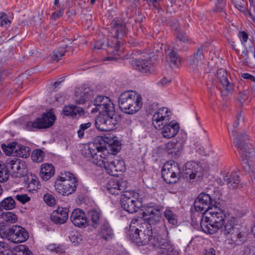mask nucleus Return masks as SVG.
<instances>
[{
    "mask_svg": "<svg viewBox=\"0 0 255 255\" xmlns=\"http://www.w3.org/2000/svg\"><path fill=\"white\" fill-rule=\"evenodd\" d=\"M103 141V139L101 137H96L94 141L89 145L88 148L82 150L83 155L92 160L94 163L98 164L99 160L97 152L100 153L101 147L100 146V144H101Z\"/></svg>",
    "mask_w": 255,
    "mask_h": 255,
    "instance_id": "14",
    "label": "nucleus"
},
{
    "mask_svg": "<svg viewBox=\"0 0 255 255\" xmlns=\"http://www.w3.org/2000/svg\"><path fill=\"white\" fill-rule=\"evenodd\" d=\"M30 152V149L29 147L19 144L15 155L20 157L27 158L29 156Z\"/></svg>",
    "mask_w": 255,
    "mask_h": 255,
    "instance_id": "44",
    "label": "nucleus"
},
{
    "mask_svg": "<svg viewBox=\"0 0 255 255\" xmlns=\"http://www.w3.org/2000/svg\"><path fill=\"white\" fill-rule=\"evenodd\" d=\"M13 255H33L32 252L25 245H20L15 250Z\"/></svg>",
    "mask_w": 255,
    "mask_h": 255,
    "instance_id": "48",
    "label": "nucleus"
},
{
    "mask_svg": "<svg viewBox=\"0 0 255 255\" xmlns=\"http://www.w3.org/2000/svg\"><path fill=\"white\" fill-rule=\"evenodd\" d=\"M171 119V112L166 107L159 109L153 115L152 125L156 129H161V133L164 138H170L174 137L178 132L179 124L170 122Z\"/></svg>",
    "mask_w": 255,
    "mask_h": 255,
    "instance_id": "2",
    "label": "nucleus"
},
{
    "mask_svg": "<svg viewBox=\"0 0 255 255\" xmlns=\"http://www.w3.org/2000/svg\"><path fill=\"white\" fill-rule=\"evenodd\" d=\"M228 74L227 71L224 68H220L217 71V77L221 83L223 87L228 92H232L234 90V85L228 79Z\"/></svg>",
    "mask_w": 255,
    "mask_h": 255,
    "instance_id": "25",
    "label": "nucleus"
},
{
    "mask_svg": "<svg viewBox=\"0 0 255 255\" xmlns=\"http://www.w3.org/2000/svg\"><path fill=\"white\" fill-rule=\"evenodd\" d=\"M183 145V141L173 139L172 141L166 144L165 150L168 154L179 156L181 153Z\"/></svg>",
    "mask_w": 255,
    "mask_h": 255,
    "instance_id": "30",
    "label": "nucleus"
},
{
    "mask_svg": "<svg viewBox=\"0 0 255 255\" xmlns=\"http://www.w3.org/2000/svg\"><path fill=\"white\" fill-rule=\"evenodd\" d=\"M9 170L6 164H0V182H5L7 181L9 177Z\"/></svg>",
    "mask_w": 255,
    "mask_h": 255,
    "instance_id": "45",
    "label": "nucleus"
},
{
    "mask_svg": "<svg viewBox=\"0 0 255 255\" xmlns=\"http://www.w3.org/2000/svg\"><path fill=\"white\" fill-rule=\"evenodd\" d=\"M238 36L243 44L248 41L249 35L247 32L245 31H240L239 32Z\"/></svg>",
    "mask_w": 255,
    "mask_h": 255,
    "instance_id": "58",
    "label": "nucleus"
},
{
    "mask_svg": "<svg viewBox=\"0 0 255 255\" xmlns=\"http://www.w3.org/2000/svg\"><path fill=\"white\" fill-rule=\"evenodd\" d=\"M49 247L52 251H54L56 253L62 254L65 252L64 248L61 246L56 247L55 245H50Z\"/></svg>",
    "mask_w": 255,
    "mask_h": 255,
    "instance_id": "60",
    "label": "nucleus"
},
{
    "mask_svg": "<svg viewBox=\"0 0 255 255\" xmlns=\"http://www.w3.org/2000/svg\"><path fill=\"white\" fill-rule=\"evenodd\" d=\"M242 77L245 79H248L253 82H255V76L248 73H244L242 74Z\"/></svg>",
    "mask_w": 255,
    "mask_h": 255,
    "instance_id": "62",
    "label": "nucleus"
},
{
    "mask_svg": "<svg viewBox=\"0 0 255 255\" xmlns=\"http://www.w3.org/2000/svg\"><path fill=\"white\" fill-rule=\"evenodd\" d=\"M101 137L103 141L100 146L101 147V150H104L105 152H111L116 154L121 149V143L117 140H114L111 137L106 136H98Z\"/></svg>",
    "mask_w": 255,
    "mask_h": 255,
    "instance_id": "16",
    "label": "nucleus"
},
{
    "mask_svg": "<svg viewBox=\"0 0 255 255\" xmlns=\"http://www.w3.org/2000/svg\"><path fill=\"white\" fill-rule=\"evenodd\" d=\"M166 24L171 26L172 29L176 31L179 30V23L177 19L173 18L166 20Z\"/></svg>",
    "mask_w": 255,
    "mask_h": 255,
    "instance_id": "53",
    "label": "nucleus"
},
{
    "mask_svg": "<svg viewBox=\"0 0 255 255\" xmlns=\"http://www.w3.org/2000/svg\"><path fill=\"white\" fill-rule=\"evenodd\" d=\"M69 208L58 207L50 215L51 220L55 224H63L68 218Z\"/></svg>",
    "mask_w": 255,
    "mask_h": 255,
    "instance_id": "18",
    "label": "nucleus"
},
{
    "mask_svg": "<svg viewBox=\"0 0 255 255\" xmlns=\"http://www.w3.org/2000/svg\"><path fill=\"white\" fill-rule=\"evenodd\" d=\"M118 102L121 111L129 115L139 111L142 105L141 96L132 91L122 93L119 98Z\"/></svg>",
    "mask_w": 255,
    "mask_h": 255,
    "instance_id": "4",
    "label": "nucleus"
},
{
    "mask_svg": "<svg viewBox=\"0 0 255 255\" xmlns=\"http://www.w3.org/2000/svg\"><path fill=\"white\" fill-rule=\"evenodd\" d=\"M43 199L45 203L50 206H53L56 204V200L54 197L49 193L45 194L43 196Z\"/></svg>",
    "mask_w": 255,
    "mask_h": 255,
    "instance_id": "52",
    "label": "nucleus"
},
{
    "mask_svg": "<svg viewBox=\"0 0 255 255\" xmlns=\"http://www.w3.org/2000/svg\"><path fill=\"white\" fill-rule=\"evenodd\" d=\"M166 53L167 61L171 67H179L181 65L180 58L178 53L174 51L172 48H169Z\"/></svg>",
    "mask_w": 255,
    "mask_h": 255,
    "instance_id": "37",
    "label": "nucleus"
},
{
    "mask_svg": "<svg viewBox=\"0 0 255 255\" xmlns=\"http://www.w3.org/2000/svg\"><path fill=\"white\" fill-rule=\"evenodd\" d=\"M62 113L64 116H70L72 118L79 117L85 113L83 108L74 105L65 106Z\"/></svg>",
    "mask_w": 255,
    "mask_h": 255,
    "instance_id": "29",
    "label": "nucleus"
},
{
    "mask_svg": "<svg viewBox=\"0 0 255 255\" xmlns=\"http://www.w3.org/2000/svg\"><path fill=\"white\" fill-rule=\"evenodd\" d=\"M204 255H216V251L212 248L205 249Z\"/></svg>",
    "mask_w": 255,
    "mask_h": 255,
    "instance_id": "64",
    "label": "nucleus"
},
{
    "mask_svg": "<svg viewBox=\"0 0 255 255\" xmlns=\"http://www.w3.org/2000/svg\"><path fill=\"white\" fill-rule=\"evenodd\" d=\"M102 215L100 211L96 210H91L88 212L87 226H91L94 229H97L100 225L101 224L102 221Z\"/></svg>",
    "mask_w": 255,
    "mask_h": 255,
    "instance_id": "27",
    "label": "nucleus"
},
{
    "mask_svg": "<svg viewBox=\"0 0 255 255\" xmlns=\"http://www.w3.org/2000/svg\"><path fill=\"white\" fill-rule=\"evenodd\" d=\"M244 121V116H242L241 113H239L237 116L236 121L234 123L233 125V127L234 129L232 131V135L235 137L234 142L236 141V137L237 136L241 137V140L244 144L247 143V142H246L249 140V136L245 132H243L240 134H237L238 132L236 130V128L238 127L240 123H243Z\"/></svg>",
    "mask_w": 255,
    "mask_h": 255,
    "instance_id": "28",
    "label": "nucleus"
},
{
    "mask_svg": "<svg viewBox=\"0 0 255 255\" xmlns=\"http://www.w3.org/2000/svg\"><path fill=\"white\" fill-rule=\"evenodd\" d=\"M113 112L109 111L99 114L95 121L96 128L101 131H110L114 129L117 125L115 108Z\"/></svg>",
    "mask_w": 255,
    "mask_h": 255,
    "instance_id": "9",
    "label": "nucleus"
},
{
    "mask_svg": "<svg viewBox=\"0 0 255 255\" xmlns=\"http://www.w3.org/2000/svg\"><path fill=\"white\" fill-rule=\"evenodd\" d=\"M1 218L3 221L10 223H16L17 221V216L10 212H3Z\"/></svg>",
    "mask_w": 255,
    "mask_h": 255,
    "instance_id": "47",
    "label": "nucleus"
},
{
    "mask_svg": "<svg viewBox=\"0 0 255 255\" xmlns=\"http://www.w3.org/2000/svg\"><path fill=\"white\" fill-rule=\"evenodd\" d=\"M11 23V21L7 18V15L4 17V19L0 22V25L1 27H6L7 25H9Z\"/></svg>",
    "mask_w": 255,
    "mask_h": 255,
    "instance_id": "63",
    "label": "nucleus"
},
{
    "mask_svg": "<svg viewBox=\"0 0 255 255\" xmlns=\"http://www.w3.org/2000/svg\"><path fill=\"white\" fill-rule=\"evenodd\" d=\"M63 13H64V9L63 8L59 9V10L55 11L54 12H53L52 14L51 18H52V19L55 20L57 19H58V18L62 16L63 14Z\"/></svg>",
    "mask_w": 255,
    "mask_h": 255,
    "instance_id": "61",
    "label": "nucleus"
},
{
    "mask_svg": "<svg viewBox=\"0 0 255 255\" xmlns=\"http://www.w3.org/2000/svg\"><path fill=\"white\" fill-rule=\"evenodd\" d=\"M129 192H125L121 199L122 207L129 213H134L139 209L141 204L134 197H129Z\"/></svg>",
    "mask_w": 255,
    "mask_h": 255,
    "instance_id": "15",
    "label": "nucleus"
},
{
    "mask_svg": "<svg viewBox=\"0 0 255 255\" xmlns=\"http://www.w3.org/2000/svg\"><path fill=\"white\" fill-rule=\"evenodd\" d=\"M6 164L9 170L10 169L13 172L19 174L20 175L22 174L23 171L22 170L23 169L24 164L20 162L19 159L16 158L8 159L6 161Z\"/></svg>",
    "mask_w": 255,
    "mask_h": 255,
    "instance_id": "35",
    "label": "nucleus"
},
{
    "mask_svg": "<svg viewBox=\"0 0 255 255\" xmlns=\"http://www.w3.org/2000/svg\"><path fill=\"white\" fill-rule=\"evenodd\" d=\"M225 4L226 2L224 0H217L215 7L213 8V11L214 12H219L221 13L222 16L226 17L227 13L224 9Z\"/></svg>",
    "mask_w": 255,
    "mask_h": 255,
    "instance_id": "46",
    "label": "nucleus"
},
{
    "mask_svg": "<svg viewBox=\"0 0 255 255\" xmlns=\"http://www.w3.org/2000/svg\"><path fill=\"white\" fill-rule=\"evenodd\" d=\"M213 204V200L210 195L205 193H201L199 194L197 198L195 199L194 205L196 211L204 214V215H208L210 211L214 210L215 206H219L224 209V206H222L220 202L214 201Z\"/></svg>",
    "mask_w": 255,
    "mask_h": 255,
    "instance_id": "7",
    "label": "nucleus"
},
{
    "mask_svg": "<svg viewBox=\"0 0 255 255\" xmlns=\"http://www.w3.org/2000/svg\"><path fill=\"white\" fill-rule=\"evenodd\" d=\"M176 37L180 41L186 42L188 41V36L182 31L178 30L176 31Z\"/></svg>",
    "mask_w": 255,
    "mask_h": 255,
    "instance_id": "56",
    "label": "nucleus"
},
{
    "mask_svg": "<svg viewBox=\"0 0 255 255\" xmlns=\"http://www.w3.org/2000/svg\"><path fill=\"white\" fill-rule=\"evenodd\" d=\"M111 27L113 30H115V36L117 39L122 38L128 33L125 21L121 17L115 18L111 22Z\"/></svg>",
    "mask_w": 255,
    "mask_h": 255,
    "instance_id": "22",
    "label": "nucleus"
},
{
    "mask_svg": "<svg viewBox=\"0 0 255 255\" xmlns=\"http://www.w3.org/2000/svg\"><path fill=\"white\" fill-rule=\"evenodd\" d=\"M94 95V91L90 87L83 86L79 89V91L76 92L75 103L77 105L84 104L91 100Z\"/></svg>",
    "mask_w": 255,
    "mask_h": 255,
    "instance_id": "19",
    "label": "nucleus"
},
{
    "mask_svg": "<svg viewBox=\"0 0 255 255\" xmlns=\"http://www.w3.org/2000/svg\"><path fill=\"white\" fill-rule=\"evenodd\" d=\"M92 126L91 122L82 124L80 125L79 129L77 131V134L79 138H82L84 137L85 131L90 128Z\"/></svg>",
    "mask_w": 255,
    "mask_h": 255,
    "instance_id": "51",
    "label": "nucleus"
},
{
    "mask_svg": "<svg viewBox=\"0 0 255 255\" xmlns=\"http://www.w3.org/2000/svg\"><path fill=\"white\" fill-rule=\"evenodd\" d=\"M160 232L161 231L157 232L155 238V241L154 242H156V246H152L151 249H148L147 248H146L145 250L143 249V253L148 254L150 251L159 249L160 250V252L163 254L178 255V252L175 250L174 246L171 241H167L161 238L160 233Z\"/></svg>",
    "mask_w": 255,
    "mask_h": 255,
    "instance_id": "10",
    "label": "nucleus"
},
{
    "mask_svg": "<svg viewBox=\"0 0 255 255\" xmlns=\"http://www.w3.org/2000/svg\"><path fill=\"white\" fill-rule=\"evenodd\" d=\"M164 217L172 227H176L178 225V216L174 213L169 208H167L164 211Z\"/></svg>",
    "mask_w": 255,
    "mask_h": 255,
    "instance_id": "38",
    "label": "nucleus"
},
{
    "mask_svg": "<svg viewBox=\"0 0 255 255\" xmlns=\"http://www.w3.org/2000/svg\"><path fill=\"white\" fill-rule=\"evenodd\" d=\"M14 225L11 228H10L5 223H0V236L3 239H6L10 241Z\"/></svg>",
    "mask_w": 255,
    "mask_h": 255,
    "instance_id": "39",
    "label": "nucleus"
},
{
    "mask_svg": "<svg viewBox=\"0 0 255 255\" xmlns=\"http://www.w3.org/2000/svg\"><path fill=\"white\" fill-rule=\"evenodd\" d=\"M15 200L11 196L5 198L0 202L1 207L7 210L14 209L15 207Z\"/></svg>",
    "mask_w": 255,
    "mask_h": 255,
    "instance_id": "43",
    "label": "nucleus"
},
{
    "mask_svg": "<svg viewBox=\"0 0 255 255\" xmlns=\"http://www.w3.org/2000/svg\"><path fill=\"white\" fill-rule=\"evenodd\" d=\"M161 175L163 180L167 184H174L181 177V171L178 164L174 161H168L164 164Z\"/></svg>",
    "mask_w": 255,
    "mask_h": 255,
    "instance_id": "8",
    "label": "nucleus"
},
{
    "mask_svg": "<svg viewBox=\"0 0 255 255\" xmlns=\"http://www.w3.org/2000/svg\"><path fill=\"white\" fill-rule=\"evenodd\" d=\"M78 185V179L70 171L60 172L57 176L54 187L56 191L63 196H68L74 193Z\"/></svg>",
    "mask_w": 255,
    "mask_h": 255,
    "instance_id": "5",
    "label": "nucleus"
},
{
    "mask_svg": "<svg viewBox=\"0 0 255 255\" xmlns=\"http://www.w3.org/2000/svg\"><path fill=\"white\" fill-rule=\"evenodd\" d=\"M232 3L235 7L241 11L243 10L244 0H232Z\"/></svg>",
    "mask_w": 255,
    "mask_h": 255,
    "instance_id": "59",
    "label": "nucleus"
},
{
    "mask_svg": "<svg viewBox=\"0 0 255 255\" xmlns=\"http://www.w3.org/2000/svg\"><path fill=\"white\" fill-rule=\"evenodd\" d=\"M15 198L23 204L30 200V198L27 194L17 195Z\"/></svg>",
    "mask_w": 255,
    "mask_h": 255,
    "instance_id": "57",
    "label": "nucleus"
},
{
    "mask_svg": "<svg viewBox=\"0 0 255 255\" xmlns=\"http://www.w3.org/2000/svg\"><path fill=\"white\" fill-rule=\"evenodd\" d=\"M129 63L130 65L136 70L142 73H148L150 72L151 60L142 58L134 59L129 60Z\"/></svg>",
    "mask_w": 255,
    "mask_h": 255,
    "instance_id": "21",
    "label": "nucleus"
},
{
    "mask_svg": "<svg viewBox=\"0 0 255 255\" xmlns=\"http://www.w3.org/2000/svg\"><path fill=\"white\" fill-rule=\"evenodd\" d=\"M227 238L229 244L237 246L242 245L246 240L244 232L239 228L235 229Z\"/></svg>",
    "mask_w": 255,
    "mask_h": 255,
    "instance_id": "26",
    "label": "nucleus"
},
{
    "mask_svg": "<svg viewBox=\"0 0 255 255\" xmlns=\"http://www.w3.org/2000/svg\"><path fill=\"white\" fill-rule=\"evenodd\" d=\"M202 166H200L195 161H188L184 165L181 176L187 181H191L197 177L200 178L202 176Z\"/></svg>",
    "mask_w": 255,
    "mask_h": 255,
    "instance_id": "13",
    "label": "nucleus"
},
{
    "mask_svg": "<svg viewBox=\"0 0 255 255\" xmlns=\"http://www.w3.org/2000/svg\"><path fill=\"white\" fill-rule=\"evenodd\" d=\"M106 188L109 193L114 195L120 194L125 189L116 178L111 179L106 185Z\"/></svg>",
    "mask_w": 255,
    "mask_h": 255,
    "instance_id": "32",
    "label": "nucleus"
},
{
    "mask_svg": "<svg viewBox=\"0 0 255 255\" xmlns=\"http://www.w3.org/2000/svg\"><path fill=\"white\" fill-rule=\"evenodd\" d=\"M221 175L230 188L234 189L238 186L240 182V176L236 172H232L230 175H226V172H224L221 173Z\"/></svg>",
    "mask_w": 255,
    "mask_h": 255,
    "instance_id": "36",
    "label": "nucleus"
},
{
    "mask_svg": "<svg viewBox=\"0 0 255 255\" xmlns=\"http://www.w3.org/2000/svg\"><path fill=\"white\" fill-rule=\"evenodd\" d=\"M98 233L99 236L106 241H110L115 238L114 231L107 220L102 222Z\"/></svg>",
    "mask_w": 255,
    "mask_h": 255,
    "instance_id": "24",
    "label": "nucleus"
},
{
    "mask_svg": "<svg viewBox=\"0 0 255 255\" xmlns=\"http://www.w3.org/2000/svg\"><path fill=\"white\" fill-rule=\"evenodd\" d=\"M19 146V144L16 142H12L6 145L3 143L1 147L6 155H10L12 154H15L16 148Z\"/></svg>",
    "mask_w": 255,
    "mask_h": 255,
    "instance_id": "41",
    "label": "nucleus"
},
{
    "mask_svg": "<svg viewBox=\"0 0 255 255\" xmlns=\"http://www.w3.org/2000/svg\"><path fill=\"white\" fill-rule=\"evenodd\" d=\"M10 241L15 244L25 242L29 238V234L26 229L18 225H14V229Z\"/></svg>",
    "mask_w": 255,
    "mask_h": 255,
    "instance_id": "23",
    "label": "nucleus"
},
{
    "mask_svg": "<svg viewBox=\"0 0 255 255\" xmlns=\"http://www.w3.org/2000/svg\"><path fill=\"white\" fill-rule=\"evenodd\" d=\"M142 208V216L149 217L146 218V221L142 223L139 228L133 226L137 220H132L127 236L129 240L137 246L148 245L151 249L152 246H156L154 241L157 232L164 230L166 228L161 215L164 207L161 204L151 202Z\"/></svg>",
    "mask_w": 255,
    "mask_h": 255,
    "instance_id": "1",
    "label": "nucleus"
},
{
    "mask_svg": "<svg viewBox=\"0 0 255 255\" xmlns=\"http://www.w3.org/2000/svg\"><path fill=\"white\" fill-rule=\"evenodd\" d=\"M113 165L110 168V170H107V173L113 176H118L126 170L125 163L124 160L117 159L114 161Z\"/></svg>",
    "mask_w": 255,
    "mask_h": 255,
    "instance_id": "31",
    "label": "nucleus"
},
{
    "mask_svg": "<svg viewBox=\"0 0 255 255\" xmlns=\"http://www.w3.org/2000/svg\"><path fill=\"white\" fill-rule=\"evenodd\" d=\"M240 136L236 137L234 145L238 149L240 154L243 156V167L249 173L253 172L255 165V148L253 145L248 143L244 144L242 142Z\"/></svg>",
    "mask_w": 255,
    "mask_h": 255,
    "instance_id": "6",
    "label": "nucleus"
},
{
    "mask_svg": "<svg viewBox=\"0 0 255 255\" xmlns=\"http://www.w3.org/2000/svg\"><path fill=\"white\" fill-rule=\"evenodd\" d=\"M55 119V116L52 113H44L41 117L36 118L34 122H27L26 127L29 130H33L35 128H47L54 124Z\"/></svg>",
    "mask_w": 255,
    "mask_h": 255,
    "instance_id": "11",
    "label": "nucleus"
},
{
    "mask_svg": "<svg viewBox=\"0 0 255 255\" xmlns=\"http://www.w3.org/2000/svg\"><path fill=\"white\" fill-rule=\"evenodd\" d=\"M66 50L65 48L60 47L55 49L52 53V59L58 62L65 55Z\"/></svg>",
    "mask_w": 255,
    "mask_h": 255,
    "instance_id": "50",
    "label": "nucleus"
},
{
    "mask_svg": "<svg viewBox=\"0 0 255 255\" xmlns=\"http://www.w3.org/2000/svg\"><path fill=\"white\" fill-rule=\"evenodd\" d=\"M70 240L75 245L79 244L82 241L81 236L78 233H72L69 236Z\"/></svg>",
    "mask_w": 255,
    "mask_h": 255,
    "instance_id": "55",
    "label": "nucleus"
},
{
    "mask_svg": "<svg viewBox=\"0 0 255 255\" xmlns=\"http://www.w3.org/2000/svg\"><path fill=\"white\" fill-rule=\"evenodd\" d=\"M45 157V153L41 149H35L31 153V158L34 162H42Z\"/></svg>",
    "mask_w": 255,
    "mask_h": 255,
    "instance_id": "42",
    "label": "nucleus"
},
{
    "mask_svg": "<svg viewBox=\"0 0 255 255\" xmlns=\"http://www.w3.org/2000/svg\"><path fill=\"white\" fill-rule=\"evenodd\" d=\"M241 255H255V249L248 246H244L242 248L240 251Z\"/></svg>",
    "mask_w": 255,
    "mask_h": 255,
    "instance_id": "54",
    "label": "nucleus"
},
{
    "mask_svg": "<svg viewBox=\"0 0 255 255\" xmlns=\"http://www.w3.org/2000/svg\"><path fill=\"white\" fill-rule=\"evenodd\" d=\"M14 252L11 250L8 244L0 242V255H13Z\"/></svg>",
    "mask_w": 255,
    "mask_h": 255,
    "instance_id": "49",
    "label": "nucleus"
},
{
    "mask_svg": "<svg viewBox=\"0 0 255 255\" xmlns=\"http://www.w3.org/2000/svg\"><path fill=\"white\" fill-rule=\"evenodd\" d=\"M55 173V168L51 163H43L41 165L40 176L43 181L49 180Z\"/></svg>",
    "mask_w": 255,
    "mask_h": 255,
    "instance_id": "33",
    "label": "nucleus"
},
{
    "mask_svg": "<svg viewBox=\"0 0 255 255\" xmlns=\"http://www.w3.org/2000/svg\"><path fill=\"white\" fill-rule=\"evenodd\" d=\"M70 220L72 223L77 227L81 228H85L87 227L88 219L87 215L85 212L79 208L74 209L70 216Z\"/></svg>",
    "mask_w": 255,
    "mask_h": 255,
    "instance_id": "17",
    "label": "nucleus"
},
{
    "mask_svg": "<svg viewBox=\"0 0 255 255\" xmlns=\"http://www.w3.org/2000/svg\"><path fill=\"white\" fill-rule=\"evenodd\" d=\"M237 225L235 224V218L234 217H231L228 219H226V217L223 221V225L221 229V231L223 234L227 236H228L230 234L234 231L235 229H238L236 226Z\"/></svg>",
    "mask_w": 255,
    "mask_h": 255,
    "instance_id": "34",
    "label": "nucleus"
},
{
    "mask_svg": "<svg viewBox=\"0 0 255 255\" xmlns=\"http://www.w3.org/2000/svg\"><path fill=\"white\" fill-rule=\"evenodd\" d=\"M214 210L210 211L208 215H203L201 219V228L205 233L214 234L223 225L226 215L224 209L217 206Z\"/></svg>",
    "mask_w": 255,
    "mask_h": 255,
    "instance_id": "3",
    "label": "nucleus"
},
{
    "mask_svg": "<svg viewBox=\"0 0 255 255\" xmlns=\"http://www.w3.org/2000/svg\"><path fill=\"white\" fill-rule=\"evenodd\" d=\"M100 152L101 154L98 156L99 162L98 165L103 166L106 172L110 170V168L117 159L116 155L111 152H105L104 150H101Z\"/></svg>",
    "mask_w": 255,
    "mask_h": 255,
    "instance_id": "20",
    "label": "nucleus"
},
{
    "mask_svg": "<svg viewBox=\"0 0 255 255\" xmlns=\"http://www.w3.org/2000/svg\"><path fill=\"white\" fill-rule=\"evenodd\" d=\"M204 55L202 47L198 48L197 51L194 53V55L190 59V64L192 65H198L203 62Z\"/></svg>",
    "mask_w": 255,
    "mask_h": 255,
    "instance_id": "40",
    "label": "nucleus"
},
{
    "mask_svg": "<svg viewBox=\"0 0 255 255\" xmlns=\"http://www.w3.org/2000/svg\"><path fill=\"white\" fill-rule=\"evenodd\" d=\"M94 106L95 108L92 109L91 113H95L99 112V114L108 111L111 113L113 112V109L115 108L111 100L109 97L103 95H99L95 98Z\"/></svg>",
    "mask_w": 255,
    "mask_h": 255,
    "instance_id": "12",
    "label": "nucleus"
}]
</instances>
